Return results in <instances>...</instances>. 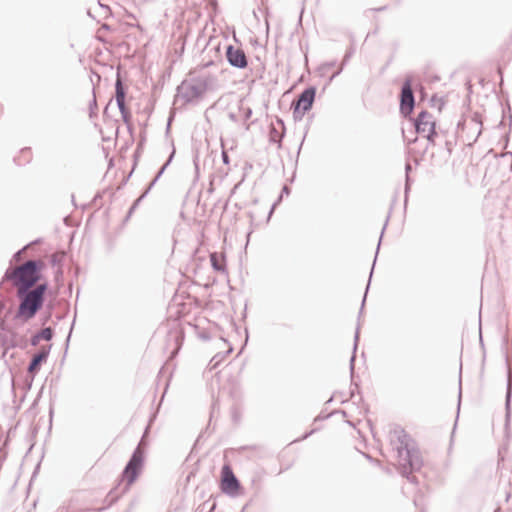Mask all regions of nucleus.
<instances>
[{
	"label": "nucleus",
	"instance_id": "1",
	"mask_svg": "<svg viewBox=\"0 0 512 512\" xmlns=\"http://www.w3.org/2000/svg\"><path fill=\"white\" fill-rule=\"evenodd\" d=\"M392 443L397 451L396 465L402 474L420 466V458L412 439L403 431H395Z\"/></svg>",
	"mask_w": 512,
	"mask_h": 512
},
{
	"label": "nucleus",
	"instance_id": "2",
	"mask_svg": "<svg viewBox=\"0 0 512 512\" xmlns=\"http://www.w3.org/2000/svg\"><path fill=\"white\" fill-rule=\"evenodd\" d=\"M46 289L47 286L45 284H40L31 290H17L20 304L16 317L23 321H28L33 318L43 305Z\"/></svg>",
	"mask_w": 512,
	"mask_h": 512
},
{
	"label": "nucleus",
	"instance_id": "3",
	"mask_svg": "<svg viewBox=\"0 0 512 512\" xmlns=\"http://www.w3.org/2000/svg\"><path fill=\"white\" fill-rule=\"evenodd\" d=\"M42 262L27 261L21 266L7 272L6 277L13 281L17 290H26L32 287L39 279V271L42 268Z\"/></svg>",
	"mask_w": 512,
	"mask_h": 512
},
{
	"label": "nucleus",
	"instance_id": "4",
	"mask_svg": "<svg viewBox=\"0 0 512 512\" xmlns=\"http://www.w3.org/2000/svg\"><path fill=\"white\" fill-rule=\"evenodd\" d=\"M220 489L223 493L230 496H237L241 492V484L229 464L224 465L221 469Z\"/></svg>",
	"mask_w": 512,
	"mask_h": 512
},
{
	"label": "nucleus",
	"instance_id": "5",
	"mask_svg": "<svg viewBox=\"0 0 512 512\" xmlns=\"http://www.w3.org/2000/svg\"><path fill=\"white\" fill-rule=\"evenodd\" d=\"M316 91L314 88L304 90L298 100L293 103V115L295 118H302L310 110L315 99Z\"/></svg>",
	"mask_w": 512,
	"mask_h": 512
},
{
	"label": "nucleus",
	"instance_id": "6",
	"mask_svg": "<svg viewBox=\"0 0 512 512\" xmlns=\"http://www.w3.org/2000/svg\"><path fill=\"white\" fill-rule=\"evenodd\" d=\"M416 130L429 140H432L435 133V120L433 116L424 111L421 112L416 120Z\"/></svg>",
	"mask_w": 512,
	"mask_h": 512
},
{
	"label": "nucleus",
	"instance_id": "7",
	"mask_svg": "<svg viewBox=\"0 0 512 512\" xmlns=\"http://www.w3.org/2000/svg\"><path fill=\"white\" fill-rule=\"evenodd\" d=\"M141 465V457L137 454H134L123 473V479L127 482V485H131L135 481L140 472Z\"/></svg>",
	"mask_w": 512,
	"mask_h": 512
},
{
	"label": "nucleus",
	"instance_id": "8",
	"mask_svg": "<svg viewBox=\"0 0 512 512\" xmlns=\"http://www.w3.org/2000/svg\"><path fill=\"white\" fill-rule=\"evenodd\" d=\"M414 107V96L411 83L406 81L402 87L400 109L404 115H409Z\"/></svg>",
	"mask_w": 512,
	"mask_h": 512
},
{
	"label": "nucleus",
	"instance_id": "9",
	"mask_svg": "<svg viewBox=\"0 0 512 512\" xmlns=\"http://www.w3.org/2000/svg\"><path fill=\"white\" fill-rule=\"evenodd\" d=\"M226 57L229 63L235 67L245 68L247 66V59L241 48L229 46L226 51Z\"/></svg>",
	"mask_w": 512,
	"mask_h": 512
},
{
	"label": "nucleus",
	"instance_id": "10",
	"mask_svg": "<svg viewBox=\"0 0 512 512\" xmlns=\"http://www.w3.org/2000/svg\"><path fill=\"white\" fill-rule=\"evenodd\" d=\"M48 354L49 349L42 348L41 351L33 357L28 368L29 373L35 374L38 372L41 363L46 361Z\"/></svg>",
	"mask_w": 512,
	"mask_h": 512
},
{
	"label": "nucleus",
	"instance_id": "11",
	"mask_svg": "<svg viewBox=\"0 0 512 512\" xmlns=\"http://www.w3.org/2000/svg\"><path fill=\"white\" fill-rule=\"evenodd\" d=\"M116 102L122 113L126 111L125 106V92L121 83V80L118 78L116 82Z\"/></svg>",
	"mask_w": 512,
	"mask_h": 512
},
{
	"label": "nucleus",
	"instance_id": "12",
	"mask_svg": "<svg viewBox=\"0 0 512 512\" xmlns=\"http://www.w3.org/2000/svg\"><path fill=\"white\" fill-rule=\"evenodd\" d=\"M52 336H53V332H52L51 328H45L40 333H38L32 337L31 343H32V345H37L40 342V340H45V341L51 340Z\"/></svg>",
	"mask_w": 512,
	"mask_h": 512
},
{
	"label": "nucleus",
	"instance_id": "13",
	"mask_svg": "<svg viewBox=\"0 0 512 512\" xmlns=\"http://www.w3.org/2000/svg\"><path fill=\"white\" fill-rule=\"evenodd\" d=\"M217 255L216 254H212L211 255V262L213 264V266L217 269V270H221L222 267L218 264V259H217Z\"/></svg>",
	"mask_w": 512,
	"mask_h": 512
},
{
	"label": "nucleus",
	"instance_id": "14",
	"mask_svg": "<svg viewBox=\"0 0 512 512\" xmlns=\"http://www.w3.org/2000/svg\"><path fill=\"white\" fill-rule=\"evenodd\" d=\"M498 73L501 75L502 74V68L499 66L498 67Z\"/></svg>",
	"mask_w": 512,
	"mask_h": 512
},
{
	"label": "nucleus",
	"instance_id": "15",
	"mask_svg": "<svg viewBox=\"0 0 512 512\" xmlns=\"http://www.w3.org/2000/svg\"><path fill=\"white\" fill-rule=\"evenodd\" d=\"M25 153H27L28 155L31 154L30 150L25 151Z\"/></svg>",
	"mask_w": 512,
	"mask_h": 512
}]
</instances>
